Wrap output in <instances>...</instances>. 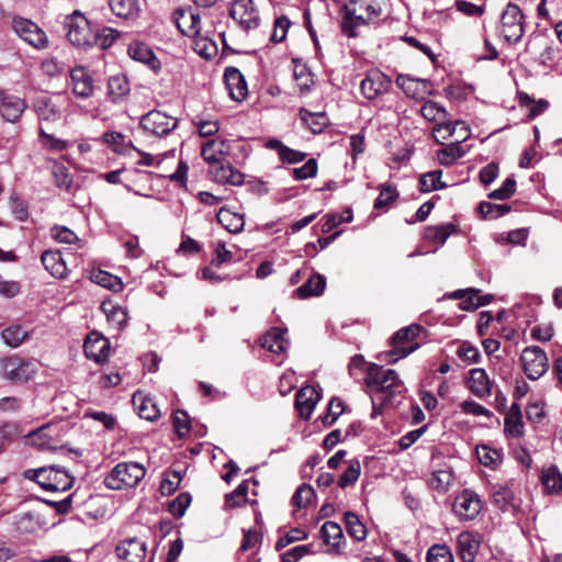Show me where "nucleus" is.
I'll return each mask as SVG.
<instances>
[{"instance_id":"nucleus-1","label":"nucleus","mask_w":562,"mask_h":562,"mask_svg":"<svg viewBox=\"0 0 562 562\" xmlns=\"http://www.w3.org/2000/svg\"><path fill=\"white\" fill-rule=\"evenodd\" d=\"M341 11V32L352 38L358 35V27L379 19L382 8L376 0H349Z\"/></svg>"},{"instance_id":"nucleus-2","label":"nucleus","mask_w":562,"mask_h":562,"mask_svg":"<svg viewBox=\"0 0 562 562\" xmlns=\"http://www.w3.org/2000/svg\"><path fill=\"white\" fill-rule=\"evenodd\" d=\"M364 383L372 389L375 394H381L384 400L391 401L397 394L406 391L404 383L400 380L398 374L393 369L382 370L375 363L368 366Z\"/></svg>"},{"instance_id":"nucleus-3","label":"nucleus","mask_w":562,"mask_h":562,"mask_svg":"<svg viewBox=\"0 0 562 562\" xmlns=\"http://www.w3.org/2000/svg\"><path fill=\"white\" fill-rule=\"evenodd\" d=\"M24 476L37 482L44 490L50 492H65L74 484V477L69 472L58 465L42 467L30 469Z\"/></svg>"},{"instance_id":"nucleus-4","label":"nucleus","mask_w":562,"mask_h":562,"mask_svg":"<svg viewBox=\"0 0 562 562\" xmlns=\"http://www.w3.org/2000/svg\"><path fill=\"white\" fill-rule=\"evenodd\" d=\"M146 469L138 462L117 463L104 477L108 488L120 491L133 488L145 477Z\"/></svg>"},{"instance_id":"nucleus-5","label":"nucleus","mask_w":562,"mask_h":562,"mask_svg":"<svg viewBox=\"0 0 562 562\" xmlns=\"http://www.w3.org/2000/svg\"><path fill=\"white\" fill-rule=\"evenodd\" d=\"M66 30V36L68 41L77 47H90L93 46L97 41V31L91 27L88 19L80 13L75 11L68 15L64 23Z\"/></svg>"},{"instance_id":"nucleus-6","label":"nucleus","mask_w":562,"mask_h":562,"mask_svg":"<svg viewBox=\"0 0 562 562\" xmlns=\"http://www.w3.org/2000/svg\"><path fill=\"white\" fill-rule=\"evenodd\" d=\"M38 370V362L33 359L8 357L0 361V374L4 379L22 383L34 378Z\"/></svg>"},{"instance_id":"nucleus-7","label":"nucleus","mask_w":562,"mask_h":562,"mask_svg":"<svg viewBox=\"0 0 562 562\" xmlns=\"http://www.w3.org/2000/svg\"><path fill=\"white\" fill-rule=\"evenodd\" d=\"M501 32L508 43H518L525 33V16L520 8L509 2L501 18Z\"/></svg>"},{"instance_id":"nucleus-8","label":"nucleus","mask_w":562,"mask_h":562,"mask_svg":"<svg viewBox=\"0 0 562 562\" xmlns=\"http://www.w3.org/2000/svg\"><path fill=\"white\" fill-rule=\"evenodd\" d=\"M420 330L422 327L419 325L412 324L401 328L392 336L391 342L394 347L387 353L390 357L389 363L397 362L400 359L407 357L419 347L418 344H414L408 347H405V345L413 341L419 335Z\"/></svg>"},{"instance_id":"nucleus-9","label":"nucleus","mask_w":562,"mask_h":562,"mask_svg":"<svg viewBox=\"0 0 562 562\" xmlns=\"http://www.w3.org/2000/svg\"><path fill=\"white\" fill-rule=\"evenodd\" d=\"M14 33L35 49H45L49 41L46 33L33 21L24 18H14L12 21Z\"/></svg>"},{"instance_id":"nucleus-10","label":"nucleus","mask_w":562,"mask_h":562,"mask_svg":"<svg viewBox=\"0 0 562 562\" xmlns=\"http://www.w3.org/2000/svg\"><path fill=\"white\" fill-rule=\"evenodd\" d=\"M524 372L530 380H538L549 369V359L544 350L538 346L526 347L520 356Z\"/></svg>"},{"instance_id":"nucleus-11","label":"nucleus","mask_w":562,"mask_h":562,"mask_svg":"<svg viewBox=\"0 0 562 562\" xmlns=\"http://www.w3.org/2000/svg\"><path fill=\"white\" fill-rule=\"evenodd\" d=\"M482 510V501L477 493L465 488L460 492L452 503V512L459 520H473Z\"/></svg>"},{"instance_id":"nucleus-12","label":"nucleus","mask_w":562,"mask_h":562,"mask_svg":"<svg viewBox=\"0 0 562 562\" xmlns=\"http://www.w3.org/2000/svg\"><path fill=\"white\" fill-rule=\"evenodd\" d=\"M229 15L246 31L257 29L260 18L252 0H233Z\"/></svg>"},{"instance_id":"nucleus-13","label":"nucleus","mask_w":562,"mask_h":562,"mask_svg":"<svg viewBox=\"0 0 562 562\" xmlns=\"http://www.w3.org/2000/svg\"><path fill=\"white\" fill-rule=\"evenodd\" d=\"M391 79L380 70L373 69L366 74L360 82V91L368 100H374L379 95L389 91Z\"/></svg>"},{"instance_id":"nucleus-14","label":"nucleus","mask_w":562,"mask_h":562,"mask_svg":"<svg viewBox=\"0 0 562 562\" xmlns=\"http://www.w3.org/2000/svg\"><path fill=\"white\" fill-rule=\"evenodd\" d=\"M139 125L149 134L165 136L176 128V119L160 111H150L143 115Z\"/></svg>"},{"instance_id":"nucleus-15","label":"nucleus","mask_w":562,"mask_h":562,"mask_svg":"<svg viewBox=\"0 0 562 562\" xmlns=\"http://www.w3.org/2000/svg\"><path fill=\"white\" fill-rule=\"evenodd\" d=\"M115 553L122 562H145L147 546L138 537L127 538L116 546Z\"/></svg>"},{"instance_id":"nucleus-16","label":"nucleus","mask_w":562,"mask_h":562,"mask_svg":"<svg viewBox=\"0 0 562 562\" xmlns=\"http://www.w3.org/2000/svg\"><path fill=\"white\" fill-rule=\"evenodd\" d=\"M70 86L74 94L80 99H89L94 92L93 78L82 66L71 69Z\"/></svg>"},{"instance_id":"nucleus-17","label":"nucleus","mask_w":562,"mask_h":562,"mask_svg":"<svg viewBox=\"0 0 562 562\" xmlns=\"http://www.w3.org/2000/svg\"><path fill=\"white\" fill-rule=\"evenodd\" d=\"M224 81L232 100L241 102L248 94L247 82L244 75L236 67H227L224 72Z\"/></svg>"},{"instance_id":"nucleus-18","label":"nucleus","mask_w":562,"mask_h":562,"mask_svg":"<svg viewBox=\"0 0 562 562\" xmlns=\"http://www.w3.org/2000/svg\"><path fill=\"white\" fill-rule=\"evenodd\" d=\"M33 110L40 121L56 122L60 120L63 110L55 97H38L33 102Z\"/></svg>"},{"instance_id":"nucleus-19","label":"nucleus","mask_w":562,"mask_h":562,"mask_svg":"<svg viewBox=\"0 0 562 562\" xmlns=\"http://www.w3.org/2000/svg\"><path fill=\"white\" fill-rule=\"evenodd\" d=\"M128 56L138 63H142L155 72H158L161 68L159 59L155 56L153 49L140 41H133L127 47Z\"/></svg>"},{"instance_id":"nucleus-20","label":"nucleus","mask_w":562,"mask_h":562,"mask_svg":"<svg viewBox=\"0 0 562 562\" xmlns=\"http://www.w3.org/2000/svg\"><path fill=\"white\" fill-rule=\"evenodd\" d=\"M209 172L212 179L221 184L240 186L244 182V175L227 160L211 166Z\"/></svg>"},{"instance_id":"nucleus-21","label":"nucleus","mask_w":562,"mask_h":562,"mask_svg":"<svg viewBox=\"0 0 562 562\" xmlns=\"http://www.w3.org/2000/svg\"><path fill=\"white\" fill-rule=\"evenodd\" d=\"M470 135V131L468 127H463V133L460 134V139L450 143L449 145L443 146L441 149L437 151V158L440 165L442 166H451L458 159L462 158L467 151L462 147V142H464Z\"/></svg>"},{"instance_id":"nucleus-22","label":"nucleus","mask_w":562,"mask_h":562,"mask_svg":"<svg viewBox=\"0 0 562 562\" xmlns=\"http://www.w3.org/2000/svg\"><path fill=\"white\" fill-rule=\"evenodd\" d=\"M480 540L471 531H463L457 538V552L462 562H474L480 549Z\"/></svg>"},{"instance_id":"nucleus-23","label":"nucleus","mask_w":562,"mask_h":562,"mask_svg":"<svg viewBox=\"0 0 562 562\" xmlns=\"http://www.w3.org/2000/svg\"><path fill=\"white\" fill-rule=\"evenodd\" d=\"M227 154L228 145L224 139L212 138L205 142L201 147V155L210 166L225 162Z\"/></svg>"},{"instance_id":"nucleus-24","label":"nucleus","mask_w":562,"mask_h":562,"mask_svg":"<svg viewBox=\"0 0 562 562\" xmlns=\"http://www.w3.org/2000/svg\"><path fill=\"white\" fill-rule=\"evenodd\" d=\"M26 108H27L26 102L19 97L4 95L2 93V95L0 98L1 116L10 123L18 122Z\"/></svg>"},{"instance_id":"nucleus-25","label":"nucleus","mask_w":562,"mask_h":562,"mask_svg":"<svg viewBox=\"0 0 562 562\" xmlns=\"http://www.w3.org/2000/svg\"><path fill=\"white\" fill-rule=\"evenodd\" d=\"M83 349L89 359L100 363L108 359L110 353V344L104 337L91 334L87 337Z\"/></svg>"},{"instance_id":"nucleus-26","label":"nucleus","mask_w":562,"mask_h":562,"mask_svg":"<svg viewBox=\"0 0 562 562\" xmlns=\"http://www.w3.org/2000/svg\"><path fill=\"white\" fill-rule=\"evenodd\" d=\"M318 400L319 394L313 386L302 387L295 396V406L300 416L308 419Z\"/></svg>"},{"instance_id":"nucleus-27","label":"nucleus","mask_w":562,"mask_h":562,"mask_svg":"<svg viewBox=\"0 0 562 562\" xmlns=\"http://www.w3.org/2000/svg\"><path fill=\"white\" fill-rule=\"evenodd\" d=\"M201 18L195 11L178 9V31L188 40L200 35Z\"/></svg>"},{"instance_id":"nucleus-28","label":"nucleus","mask_w":562,"mask_h":562,"mask_svg":"<svg viewBox=\"0 0 562 562\" xmlns=\"http://www.w3.org/2000/svg\"><path fill=\"white\" fill-rule=\"evenodd\" d=\"M470 391L477 397L488 396L492 392V384L484 369L475 368L470 371L468 380Z\"/></svg>"},{"instance_id":"nucleus-29","label":"nucleus","mask_w":562,"mask_h":562,"mask_svg":"<svg viewBox=\"0 0 562 562\" xmlns=\"http://www.w3.org/2000/svg\"><path fill=\"white\" fill-rule=\"evenodd\" d=\"M101 310L105 314L106 319L113 329L120 331L125 328L128 315L124 307L114 304L111 301H104L101 304Z\"/></svg>"},{"instance_id":"nucleus-30","label":"nucleus","mask_w":562,"mask_h":562,"mask_svg":"<svg viewBox=\"0 0 562 562\" xmlns=\"http://www.w3.org/2000/svg\"><path fill=\"white\" fill-rule=\"evenodd\" d=\"M285 334L282 329L272 328L261 337V347L276 355L284 352L289 347Z\"/></svg>"},{"instance_id":"nucleus-31","label":"nucleus","mask_w":562,"mask_h":562,"mask_svg":"<svg viewBox=\"0 0 562 562\" xmlns=\"http://www.w3.org/2000/svg\"><path fill=\"white\" fill-rule=\"evenodd\" d=\"M132 402L140 418L146 420H155L158 417L159 411L156 406V403L151 397L144 394L143 392H135L133 394Z\"/></svg>"},{"instance_id":"nucleus-32","label":"nucleus","mask_w":562,"mask_h":562,"mask_svg":"<svg viewBox=\"0 0 562 562\" xmlns=\"http://www.w3.org/2000/svg\"><path fill=\"white\" fill-rule=\"evenodd\" d=\"M44 268L53 276L59 279L66 278L68 269L59 251L45 250L41 256Z\"/></svg>"},{"instance_id":"nucleus-33","label":"nucleus","mask_w":562,"mask_h":562,"mask_svg":"<svg viewBox=\"0 0 562 562\" xmlns=\"http://www.w3.org/2000/svg\"><path fill=\"white\" fill-rule=\"evenodd\" d=\"M130 81L124 74L111 76L108 80V95L112 102L123 101L130 93Z\"/></svg>"},{"instance_id":"nucleus-34","label":"nucleus","mask_w":562,"mask_h":562,"mask_svg":"<svg viewBox=\"0 0 562 562\" xmlns=\"http://www.w3.org/2000/svg\"><path fill=\"white\" fill-rule=\"evenodd\" d=\"M325 286L326 279L323 276L315 273L295 290L294 295L301 300L318 296L324 292Z\"/></svg>"},{"instance_id":"nucleus-35","label":"nucleus","mask_w":562,"mask_h":562,"mask_svg":"<svg viewBox=\"0 0 562 562\" xmlns=\"http://www.w3.org/2000/svg\"><path fill=\"white\" fill-rule=\"evenodd\" d=\"M109 5L113 14L124 20H134L140 12L138 0H109Z\"/></svg>"},{"instance_id":"nucleus-36","label":"nucleus","mask_w":562,"mask_h":562,"mask_svg":"<svg viewBox=\"0 0 562 562\" xmlns=\"http://www.w3.org/2000/svg\"><path fill=\"white\" fill-rule=\"evenodd\" d=\"M218 223L229 233L237 234L243 231L245 225L244 215L233 212L227 207H221L217 213Z\"/></svg>"},{"instance_id":"nucleus-37","label":"nucleus","mask_w":562,"mask_h":562,"mask_svg":"<svg viewBox=\"0 0 562 562\" xmlns=\"http://www.w3.org/2000/svg\"><path fill=\"white\" fill-rule=\"evenodd\" d=\"M453 233H456V226L452 223L428 226L425 228L424 239L437 246H442Z\"/></svg>"},{"instance_id":"nucleus-38","label":"nucleus","mask_w":562,"mask_h":562,"mask_svg":"<svg viewBox=\"0 0 562 562\" xmlns=\"http://www.w3.org/2000/svg\"><path fill=\"white\" fill-rule=\"evenodd\" d=\"M300 117L314 134L322 133L329 124V120L325 112L313 113L306 109H301Z\"/></svg>"},{"instance_id":"nucleus-39","label":"nucleus","mask_w":562,"mask_h":562,"mask_svg":"<svg viewBox=\"0 0 562 562\" xmlns=\"http://www.w3.org/2000/svg\"><path fill=\"white\" fill-rule=\"evenodd\" d=\"M188 45V43H184ZM189 46L201 57L205 59H211L217 53V47L214 42L209 40L207 37H200V35L195 37L189 38Z\"/></svg>"},{"instance_id":"nucleus-40","label":"nucleus","mask_w":562,"mask_h":562,"mask_svg":"<svg viewBox=\"0 0 562 562\" xmlns=\"http://www.w3.org/2000/svg\"><path fill=\"white\" fill-rule=\"evenodd\" d=\"M459 126L462 132L463 127H467L465 124L461 121L450 122L442 120L434 126L432 135L437 143L443 145V140L452 137Z\"/></svg>"},{"instance_id":"nucleus-41","label":"nucleus","mask_w":562,"mask_h":562,"mask_svg":"<svg viewBox=\"0 0 562 562\" xmlns=\"http://www.w3.org/2000/svg\"><path fill=\"white\" fill-rule=\"evenodd\" d=\"M345 525L346 530L350 537L357 541H362L367 537V528L364 524L359 519L358 515L352 512L345 513Z\"/></svg>"},{"instance_id":"nucleus-42","label":"nucleus","mask_w":562,"mask_h":562,"mask_svg":"<svg viewBox=\"0 0 562 562\" xmlns=\"http://www.w3.org/2000/svg\"><path fill=\"white\" fill-rule=\"evenodd\" d=\"M541 482L548 493H559L562 490V475L557 467L544 469Z\"/></svg>"},{"instance_id":"nucleus-43","label":"nucleus","mask_w":562,"mask_h":562,"mask_svg":"<svg viewBox=\"0 0 562 562\" xmlns=\"http://www.w3.org/2000/svg\"><path fill=\"white\" fill-rule=\"evenodd\" d=\"M1 336L5 345L16 348L29 338L30 333L20 325H12L3 329Z\"/></svg>"},{"instance_id":"nucleus-44","label":"nucleus","mask_w":562,"mask_h":562,"mask_svg":"<svg viewBox=\"0 0 562 562\" xmlns=\"http://www.w3.org/2000/svg\"><path fill=\"white\" fill-rule=\"evenodd\" d=\"M395 82L407 97L414 99L419 95L418 86L423 85L426 87L429 83L427 79H413L405 75H398Z\"/></svg>"},{"instance_id":"nucleus-45","label":"nucleus","mask_w":562,"mask_h":562,"mask_svg":"<svg viewBox=\"0 0 562 562\" xmlns=\"http://www.w3.org/2000/svg\"><path fill=\"white\" fill-rule=\"evenodd\" d=\"M321 535L324 542L333 548H337L344 538L341 527L334 521H326L321 528Z\"/></svg>"},{"instance_id":"nucleus-46","label":"nucleus","mask_w":562,"mask_h":562,"mask_svg":"<svg viewBox=\"0 0 562 562\" xmlns=\"http://www.w3.org/2000/svg\"><path fill=\"white\" fill-rule=\"evenodd\" d=\"M493 503L505 509L514 498V491L509 484H495L492 486Z\"/></svg>"},{"instance_id":"nucleus-47","label":"nucleus","mask_w":562,"mask_h":562,"mask_svg":"<svg viewBox=\"0 0 562 562\" xmlns=\"http://www.w3.org/2000/svg\"><path fill=\"white\" fill-rule=\"evenodd\" d=\"M400 193L395 186L383 183L380 186V194L374 201V210H382L387 207L392 202L398 198Z\"/></svg>"},{"instance_id":"nucleus-48","label":"nucleus","mask_w":562,"mask_h":562,"mask_svg":"<svg viewBox=\"0 0 562 562\" xmlns=\"http://www.w3.org/2000/svg\"><path fill=\"white\" fill-rule=\"evenodd\" d=\"M52 172L56 186L59 189L70 192L72 189V178L69 175L68 168L61 162L54 161L52 166Z\"/></svg>"},{"instance_id":"nucleus-49","label":"nucleus","mask_w":562,"mask_h":562,"mask_svg":"<svg viewBox=\"0 0 562 562\" xmlns=\"http://www.w3.org/2000/svg\"><path fill=\"white\" fill-rule=\"evenodd\" d=\"M441 170H434L423 175L419 179V190L428 193L445 188L446 183L441 182Z\"/></svg>"},{"instance_id":"nucleus-50","label":"nucleus","mask_w":562,"mask_h":562,"mask_svg":"<svg viewBox=\"0 0 562 562\" xmlns=\"http://www.w3.org/2000/svg\"><path fill=\"white\" fill-rule=\"evenodd\" d=\"M420 114L427 121L438 123L442 120H446L448 116L446 109L431 100H428L424 103V105L420 108Z\"/></svg>"},{"instance_id":"nucleus-51","label":"nucleus","mask_w":562,"mask_h":562,"mask_svg":"<svg viewBox=\"0 0 562 562\" xmlns=\"http://www.w3.org/2000/svg\"><path fill=\"white\" fill-rule=\"evenodd\" d=\"M91 280L103 288L114 291L122 290L123 288V283L120 278L103 270L93 271Z\"/></svg>"},{"instance_id":"nucleus-52","label":"nucleus","mask_w":562,"mask_h":562,"mask_svg":"<svg viewBox=\"0 0 562 562\" xmlns=\"http://www.w3.org/2000/svg\"><path fill=\"white\" fill-rule=\"evenodd\" d=\"M477 210L482 216V218H498L507 214L512 207L508 204H493L491 202L482 201Z\"/></svg>"},{"instance_id":"nucleus-53","label":"nucleus","mask_w":562,"mask_h":562,"mask_svg":"<svg viewBox=\"0 0 562 562\" xmlns=\"http://www.w3.org/2000/svg\"><path fill=\"white\" fill-rule=\"evenodd\" d=\"M361 473V464L358 460H350L347 469L338 479V486L341 488H346L349 485H353Z\"/></svg>"},{"instance_id":"nucleus-54","label":"nucleus","mask_w":562,"mask_h":562,"mask_svg":"<svg viewBox=\"0 0 562 562\" xmlns=\"http://www.w3.org/2000/svg\"><path fill=\"white\" fill-rule=\"evenodd\" d=\"M103 140L117 154H126L131 147V142L126 140L125 135L119 132L104 133Z\"/></svg>"},{"instance_id":"nucleus-55","label":"nucleus","mask_w":562,"mask_h":562,"mask_svg":"<svg viewBox=\"0 0 562 562\" xmlns=\"http://www.w3.org/2000/svg\"><path fill=\"white\" fill-rule=\"evenodd\" d=\"M14 525L18 531L22 533H31L37 529L38 520L34 514L26 512L15 516Z\"/></svg>"},{"instance_id":"nucleus-56","label":"nucleus","mask_w":562,"mask_h":562,"mask_svg":"<svg viewBox=\"0 0 562 562\" xmlns=\"http://www.w3.org/2000/svg\"><path fill=\"white\" fill-rule=\"evenodd\" d=\"M314 497L315 492L313 487L308 484H302L293 494L291 502L296 508H303L306 507Z\"/></svg>"},{"instance_id":"nucleus-57","label":"nucleus","mask_w":562,"mask_h":562,"mask_svg":"<svg viewBox=\"0 0 562 562\" xmlns=\"http://www.w3.org/2000/svg\"><path fill=\"white\" fill-rule=\"evenodd\" d=\"M476 454L480 463L485 467L496 468L501 462L499 452L495 449H491L487 446L477 447Z\"/></svg>"},{"instance_id":"nucleus-58","label":"nucleus","mask_w":562,"mask_h":562,"mask_svg":"<svg viewBox=\"0 0 562 562\" xmlns=\"http://www.w3.org/2000/svg\"><path fill=\"white\" fill-rule=\"evenodd\" d=\"M427 562H453V555L447 546L434 544L427 552Z\"/></svg>"},{"instance_id":"nucleus-59","label":"nucleus","mask_w":562,"mask_h":562,"mask_svg":"<svg viewBox=\"0 0 562 562\" xmlns=\"http://www.w3.org/2000/svg\"><path fill=\"white\" fill-rule=\"evenodd\" d=\"M453 481L451 470H438L432 473L429 484L432 488L445 491Z\"/></svg>"},{"instance_id":"nucleus-60","label":"nucleus","mask_w":562,"mask_h":562,"mask_svg":"<svg viewBox=\"0 0 562 562\" xmlns=\"http://www.w3.org/2000/svg\"><path fill=\"white\" fill-rule=\"evenodd\" d=\"M516 190V180L514 177H508L503 184L492 192L488 193V198L492 200H507Z\"/></svg>"},{"instance_id":"nucleus-61","label":"nucleus","mask_w":562,"mask_h":562,"mask_svg":"<svg viewBox=\"0 0 562 562\" xmlns=\"http://www.w3.org/2000/svg\"><path fill=\"white\" fill-rule=\"evenodd\" d=\"M318 166L315 158L308 159L303 166L293 168L292 175L295 180H305L317 175Z\"/></svg>"},{"instance_id":"nucleus-62","label":"nucleus","mask_w":562,"mask_h":562,"mask_svg":"<svg viewBox=\"0 0 562 562\" xmlns=\"http://www.w3.org/2000/svg\"><path fill=\"white\" fill-rule=\"evenodd\" d=\"M505 434L512 437H519L524 432L522 416L506 414L504 420Z\"/></svg>"},{"instance_id":"nucleus-63","label":"nucleus","mask_w":562,"mask_h":562,"mask_svg":"<svg viewBox=\"0 0 562 562\" xmlns=\"http://www.w3.org/2000/svg\"><path fill=\"white\" fill-rule=\"evenodd\" d=\"M344 409L342 401L336 397L331 398L327 407V414L323 417V424L325 426H331L344 413Z\"/></svg>"},{"instance_id":"nucleus-64","label":"nucleus","mask_w":562,"mask_h":562,"mask_svg":"<svg viewBox=\"0 0 562 562\" xmlns=\"http://www.w3.org/2000/svg\"><path fill=\"white\" fill-rule=\"evenodd\" d=\"M290 21L286 16L277 18L274 21L273 31L270 36V41L273 43H281L285 40L288 29L290 27Z\"/></svg>"}]
</instances>
